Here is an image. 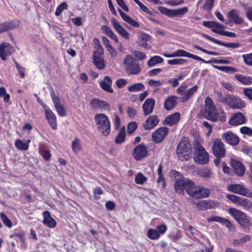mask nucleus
Segmentation results:
<instances>
[{
  "mask_svg": "<svg viewBox=\"0 0 252 252\" xmlns=\"http://www.w3.org/2000/svg\"><path fill=\"white\" fill-rule=\"evenodd\" d=\"M180 114L175 112L167 116L164 120V123L169 126H172L178 123L180 119Z\"/></svg>",
  "mask_w": 252,
  "mask_h": 252,
  "instance_id": "26",
  "label": "nucleus"
},
{
  "mask_svg": "<svg viewBox=\"0 0 252 252\" xmlns=\"http://www.w3.org/2000/svg\"><path fill=\"white\" fill-rule=\"evenodd\" d=\"M205 102V118L212 121H217L219 117V114L218 113L213 100L210 97L208 96L206 98Z\"/></svg>",
  "mask_w": 252,
  "mask_h": 252,
  "instance_id": "6",
  "label": "nucleus"
},
{
  "mask_svg": "<svg viewBox=\"0 0 252 252\" xmlns=\"http://www.w3.org/2000/svg\"><path fill=\"white\" fill-rule=\"evenodd\" d=\"M223 140L227 143L232 145H236L239 142L238 136L231 131H227L222 135Z\"/></svg>",
  "mask_w": 252,
  "mask_h": 252,
  "instance_id": "19",
  "label": "nucleus"
},
{
  "mask_svg": "<svg viewBox=\"0 0 252 252\" xmlns=\"http://www.w3.org/2000/svg\"><path fill=\"white\" fill-rule=\"evenodd\" d=\"M101 30L105 34L110 37L115 42L118 43L119 42V39L116 35L109 27L106 25H103L101 27Z\"/></svg>",
  "mask_w": 252,
  "mask_h": 252,
  "instance_id": "34",
  "label": "nucleus"
},
{
  "mask_svg": "<svg viewBox=\"0 0 252 252\" xmlns=\"http://www.w3.org/2000/svg\"><path fill=\"white\" fill-rule=\"evenodd\" d=\"M215 0H206L203 6L206 10H210L213 7Z\"/></svg>",
  "mask_w": 252,
  "mask_h": 252,
  "instance_id": "62",
  "label": "nucleus"
},
{
  "mask_svg": "<svg viewBox=\"0 0 252 252\" xmlns=\"http://www.w3.org/2000/svg\"><path fill=\"white\" fill-rule=\"evenodd\" d=\"M156 229L157 230L159 236H160V235H163L165 233V232L167 231V227L166 224H162L158 225Z\"/></svg>",
  "mask_w": 252,
  "mask_h": 252,
  "instance_id": "55",
  "label": "nucleus"
},
{
  "mask_svg": "<svg viewBox=\"0 0 252 252\" xmlns=\"http://www.w3.org/2000/svg\"><path fill=\"white\" fill-rule=\"evenodd\" d=\"M14 63L21 77L24 78L25 77V68L21 66L16 61H14Z\"/></svg>",
  "mask_w": 252,
  "mask_h": 252,
  "instance_id": "58",
  "label": "nucleus"
},
{
  "mask_svg": "<svg viewBox=\"0 0 252 252\" xmlns=\"http://www.w3.org/2000/svg\"><path fill=\"white\" fill-rule=\"evenodd\" d=\"M240 131L244 135H247L248 136L252 135V128L246 126L241 127L240 129Z\"/></svg>",
  "mask_w": 252,
  "mask_h": 252,
  "instance_id": "57",
  "label": "nucleus"
},
{
  "mask_svg": "<svg viewBox=\"0 0 252 252\" xmlns=\"http://www.w3.org/2000/svg\"><path fill=\"white\" fill-rule=\"evenodd\" d=\"M163 59L160 56H155L151 58L147 62V65L149 67H152L155 65L161 63Z\"/></svg>",
  "mask_w": 252,
  "mask_h": 252,
  "instance_id": "39",
  "label": "nucleus"
},
{
  "mask_svg": "<svg viewBox=\"0 0 252 252\" xmlns=\"http://www.w3.org/2000/svg\"><path fill=\"white\" fill-rule=\"evenodd\" d=\"M133 55L139 60L142 61L146 58V55L143 52L135 51L133 53Z\"/></svg>",
  "mask_w": 252,
  "mask_h": 252,
  "instance_id": "63",
  "label": "nucleus"
},
{
  "mask_svg": "<svg viewBox=\"0 0 252 252\" xmlns=\"http://www.w3.org/2000/svg\"><path fill=\"white\" fill-rule=\"evenodd\" d=\"M118 11L122 19L126 23L135 28L140 27V24L131 17L124 12L121 9H119Z\"/></svg>",
  "mask_w": 252,
  "mask_h": 252,
  "instance_id": "31",
  "label": "nucleus"
},
{
  "mask_svg": "<svg viewBox=\"0 0 252 252\" xmlns=\"http://www.w3.org/2000/svg\"><path fill=\"white\" fill-rule=\"evenodd\" d=\"M144 89L145 86L141 83H135L127 87L128 91L131 92L143 91Z\"/></svg>",
  "mask_w": 252,
  "mask_h": 252,
  "instance_id": "38",
  "label": "nucleus"
},
{
  "mask_svg": "<svg viewBox=\"0 0 252 252\" xmlns=\"http://www.w3.org/2000/svg\"><path fill=\"white\" fill-rule=\"evenodd\" d=\"M228 212L241 226L248 229H250V219L245 213L235 208H230Z\"/></svg>",
  "mask_w": 252,
  "mask_h": 252,
  "instance_id": "5",
  "label": "nucleus"
},
{
  "mask_svg": "<svg viewBox=\"0 0 252 252\" xmlns=\"http://www.w3.org/2000/svg\"><path fill=\"white\" fill-rule=\"evenodd\" d=\"M147 180V178L142 173L139 172L135 175V182L138 185H143Z\"/></svg>",
  "mask_w": 252,
  "mask_h": 252,
  "instance_id": "41",
  "label": "nucleus"
},
{
  "mask_svg": "<svg viewBox=\"0 0 252 252\" xmlns=\"http://www.w3.org/2000/svg\"><path fill=\"white\" fill-rule=\"evenodd\" d=\"M14 52V48L8 42H2L0 44V58L5 61L7 58Z\"/></svg>",
  "mask_w": 252,
  "mask_h": 252,
  "instance_id": "16",
  "label": "nucleus"
},
{
  "mask_svg": "<svg viewBox=\"0 0 252 252\" xmlns=\"http://www.w3.org/2000/svg\"><path fill=\"white\" fill-rule=\"evenodd\" d=\"M194 161L199 164H206L209 160V155L205 149L197 141L193 145Z\"/></svg>",
  "mask_w": 252,
  "mask_h": 252,
  "instance_id": "3",
  "label": "nucleus"
},
{
  "mask_svg": "<svg viewBox=\"0 0 252 252\" xmlns=\"http://www.w3.org/2000/svg\"><path fill=\"white\" fill-rule=\"evenodd\" d=\"M226 101L231 108L241 109L246 107L245 101L241 98L236 96H227Z\"/></svg>",
  "mask_w": 252,
  "mask_h": 252,
  "instance_id": "13",
  "label": "nucleus"
},
{
  "mask_svg": "<svg viewBox=\"0 0 252 252\" xmlns=\"http://www.w3.org/2000/svg\"><path fill=\"white\" fill-rule=\"evenodd\" d=\"M226 197L231 201L242 207L245 210H248L252 208V202L248 199L230 194H227Z\"/></svg>",
  "mask_w": 252,
  "mask_h": 252,
  "instance_id": "10",
  "label": "nucleus"
},
{
  "mask_svg": "<svg viewBox=\"0 0 252 252\" xmlns=\"http://www.w3.org/2000/svg\"><path fill=\"white\" fill-rule=\"evenodd\" d=\"M148 151L147 147L143 144L137 146L132 151V156L134 159L139 160L148 156Z\"/></svg>",
  "mask_w": 252,
  "mask_h": 252,
  "instance_id": "15",
  "label": "nucleus"
},
{
  "mask_svg": "<svg viewBox=\"0 0 252 252\" xmlns=\"http://www.w3.org/2000/svg\"><path fill=\"white\" fill-rule=\"evenodd\" d=\"M39 153L42 158L46 160H48L51 157L50 152L48 150H45L43 147L39 146L38 148Z\"/></svg>",
  "mask_w": 252,
  "mask_h": 252,
  "instance_id": "43",
  "label": "nucleus"
},
{
  "mask_svg": "<svg viewBox=\"0 0 252 252\" xmlns=\"http://www.w3.org/2000/svg\"><path fill=\"white\" fill-rule=\"evenodd\" d=\"M101 100L98 99H93L91 100V107L94 110H97L100 108Z\"/></svg>",
  "mask_w": 252,
  "mask_h": 252,
  "instance_id": "52",
  "label": "nucleus"
},
{
  "mask_svg": "<svg viewBox=\"0 0 252 252\" xmlns=\"http://www.w3.org/2000/svg\"><path fill=\"white\" fill-rule=\"evenodd\" d=\"M159 119L156 115H152L148 117L144 124L145 129H151L155 127L158 123Z\"/></svg>",
  "mask_w": 252,
  "mask_h": 252,
  "instance_id": "29",
  "label": "nucleus"
},
{
  "mask_svg": "<svg viewBox=\"0 0 252 252\" xmlns=\"http://www.w3.org/2000/svg\"><path fill=\"white\" fill-rule=\"evenodd\" d=\"M203 62L206 63H220V64H229L230 63V61L228 60H227L226 58H223V59H220V60L214 59L213 60L208 61H205V62Z\"/></svg>",
  "mask_w": 252,
  "mask_h": 252,
  "instance_id": "46",
  "label": "nucleus"
},
{
  "mask_svg": "<svg viewBox=\"0 0 252 252\" xmlns=\"http://www.w3.org/2000/svg\"><path fill=\"white\" fill-rule=\"evenodd\" d=\"M125 128L123 127L119 131L118 135L117 136L115 142L117 144H120L123 143L125 140Z\"/></svg>",
  "mask_w": 252,
  "mask_h": 252,
  "instance_id": "42",
  "label": "nucleus"
},
{
  "mask_svg": "<svg viewBox=\"0 0 252 252\" xmlns=\"http://www.w3.org/2000/svg\"><path fill=\"white\" fill-rule=\"evenodd\" d=\"M213 67L226 73H233L238 71L236 68L232 66L213 65Z\"/></svg>",
  "mask_w": 252,
  "mask_h": 252,
  "instance_id": "40",
  "label": "nucleus"
},
{
  "mask_svg": "<svg viewBox=\"0 0 252 252\" xmlns=\"http://www.w3.org/2000/svg\"><path fill=\"white\" fill-rule=\"evenodd\" d=\"M193 182L186 178L181 177L176 179L174 183V189L176 193L179 194H184L186 190L189 195L192 189Z\"/></svg>",
  "mask_w": 252,
  "mask_h": 252,
  "instance_id": "4",
  "label": "nucleus"
},
{
  "mask_svg": "<svg viewBox=\"0 0 252 252\" xmlns=\"http://www.w3.org/2000/svg\"><path fill=\"white\" fill-rule=\"evenodd\" d=\"M177 154L179 160H188L191 158V145L188 138L184 137L177 147Z\"/></svg>",
  "mask_w": 252,
  "mask_h": 252,
  "instance_id": "2",
  "label": "nucleus"
},
{
  "mask_svg": "<svg viewBox=\"0 0 252 252\" xmlns=\"http://www.w3.org/2000/svg\"><path fill=\"white\" fill-rule=\"evenodd\" d=\"M243 93L245 96L249 99L252 100V88H244L243 89Z\"/></svg>",
  "mask_w": 252,
  "mask_h": 252,
  "instance_id": "64",
  "label": "nucleus"
},
{
  "mask_svg": "<svg viewBox=\"0 0 252 252\" xmlns=\"http://www.w3.org/2000/svg\"><path fill=\"white\" fill-rule=\"evenodd\" d=\"M185 62L186 60L183 59H176L167 61L168 63L171 65H181L184 63Z\"/></svg>",
  "mask_w": 252,
  "mask_h": 252,
  "instance_id": "54",
  "label": "nucleus"
},
{
  "mask_svg": "<svg viewBox=\"0 0 252 252\" xmlns=\"http://www.w3.org/2000/svg\"><path fill=\"white\" fill-rule=\"evenodd\" d=\"M212 152L218 158H222L225 155V149L222 142L219 139H215L213 142Z\"/></svg>",
  "mask_w": 252,
  "mask_h": 252,
  "instance_id": "14",
  "label": "nucleus"
},
{
  "mask_svg": "<svg viewBox=\"0 0 252 252\" xmlns=\"http://www.w3.org/2000/svg\"><path fill=\"white\" fill-rule=\"evenodd\" d=\"M55 108L58 114L60 116L63 117L66 115L65 109L62 105L60 104L59 105H57V106L55 107Z\"/></svg>",
  "mask_w": 252,
  "mask_h": 252,
  "instance_id": "61",
  "label": "nucleus"
},
{
  "mask_svg": "<svg viewBox=\"0 0 252 252\" xmlns=\"http://www.w3.org/2000/svg\"><path fill=\"white\" fill-rule=\"evenodd\" d=\"M213 26L212 31L216 33V32H222L223 29H224V27L222 25L216 22H214Z\"/></svg>",
  "mask_w": 252,
  "mask_h": 252,
  "instance_id": "51",
  "label": "nucleus"
},
{
  "mask_svg": "<svg viewBox=\"0 0 252 252\" xmlns=\"http://www.w3.org/2000/svg\"><path fill=\"white\" fill-rule=\"evenodd\" d=\"M93 62L98 69H102L104 68V61L101 56L96 55H93Z\"/></svg>",
  "mask_w": 252,
  "mask_h": 252,
  "instance_id": "37",
  "label": "nucleus"
},
{
  "mask_svg": "<svg viewBox=\"0 0 252 252\" xmlns=\"http://www.w3.org/2000/svg\"><path fill=\"white\" fill-rule=\"evenodd\" d=\"M31 140L30 139H28L25 142L19 139H17L15 141V145L19 150L27 151L29 149V144Z\"/></svg>",
  "mask_w": 252,
  "mask_h": 252,
  "instance_id": "35",
  "label": "nucleus"
},
{
  "mask_svg": "<svg viewBox=\"0 0 252 252\" xmlns=\"http://www.w3.org/2000/svg\"><path fill=\"white\" fill-rule=\"evenodd\" d=\"M209 194L210 190L209 189L201 186H196L193 183L192 189L190 190L189 195L193 198L198 199L207 197Z\"/></svg>",
  "mask_w": 252,
  "mask_h": 252,
  "instance_id": "9",
  "label": "nucleus"
},
{
  "mask_svg": "<svg viewBox=\"0 0 252 252\" xmlns=\"http://www.w3.org/2000/svg\"><path fill=\"white\" fill-rule=\"evenodd\" d=\"M43 223L49 228H54L56 226V220L51 216L49 211H45L43 214Z\"/></svg>",
  "mask_w": 252,
  "mask_h": 252,
  "instance_id": "25",
  "label": "nucleus"
},
{
  "mask_svg": "<svg viewBox=\"0 0 252 252\" xmlns=\"http://www.w3.org/2000/svg\"><path fill=\"white\" fill-rule=\"evenodd\" d=\"M67 8V4L66 2H63L61 3L56 8L55 11V15L59 16L61 15L62 11L64 9H66Z\"/></svg>",
  "mask_w": 252,
  "mask_h": 252,
  "instance_id": "49",
  "label": "nucleus"
},
{
  "mask_svg": "<svg viewBox=\"0 0 252 252\" xmlns=\"http://www.w3.org/2000/svg\"><path fill=\"white\" fill-rule=\"evenodd\" d=\"M0 216L3 223L8 227L11 228L12 226V222L7 216L3 213H0Z\"/></svg>",
  "mask_w": 252,
  "mask_h": 252,
  "instance_id": "48",
  "label": "nucleus"
},
{
  "mask_svg": "<svg viewBox=\"0 0 252 252\" xmlns=\"http://www.w3.org/2000/svg\"><path fill=\"white\" fill-rule=\"evenodd\" d=\"M163 55L166 58L185 57L191 58L197 61L205 62L204 60L201 58L199 56L194 55L192 54H190L189 52H187L185 50L182 49L177 50V51L173 52L171 54L164 53Z\"/></svg>",
  "mask_w": 252,
  "mask_h": 252,
  "instance_id": "12",
  "label": "nucleus"
},
{
  "mask_svg": "<svg viewBox=\"0 0 252 252\" xmlns=\"http://www.w3.org/2000/svg\"><path fill=\"white\" fill-rule=\"evenodd\" d=\"M169 131L166 127H161L155 131L152 135L153 141L159 143L161 142L166 137Z\"/></svg>",
  "mask_w": 252,
  "mask_h": 252,
  "instance_id": "17",
  "label": "nucleus"
},
{
  "mask_svg": "<svg viewBox=\"0 0 252 252\" xmlns=\"http://www.w3.org/2000/svg\"><path fill=\"white\" fill-rule=\"evenodd\" d=\"M189 11L187 7H183L180 8L175 9L176 17H181Z\"/></svg>",
  "mask_w": 252,
  "mask_h": 252,
  "instance_id": "50",
  "label": "nucleus"
},
{
  "mask_svg": "<svg viewBox=\"0 0 252 252\" xmlns=\"http://www.w3.org/2000/svg\"><path fill=\"white\" fill-rule=\"evenodd\" d=\"M94 120L97 130L103 135L107 136L111 130V123L108 117L103 113H97Z\"/></svg>",
  "mask_w": 252,
  "mask_h": 252,
  "instance_id": "1",
  "label": "nucleus"
},
{
  "mask_svg": "<svg viewBox=\"0 0 252 252\" xmlns=\"http://www.w3.org/2000/svg\"><path fill=\"white\" fill-rule=\"evenodd\" d=\"M46 118L50 125L54 129L57 128L56 117L55 114L48 107H45Z\"/></svg>",
  "mask_w": 252,
  "mask_h": 252,
  "instance_id": "23",
  "label": "nucleus"
},
{
  "mask_svg": "<svg viewBox=\"0 0 252 252\" xmlns=\"http://www.w3.org/2000/svg\"><path fill=\"white\" fill-rule=\"evenodd\" d=\"M177 97L175 96H171L168 97L164 103V108L167 110L173 109L177 103Z\"/></svg>",
  "mask_w": 252,
  "mask_h": 252,
  "instance_id": "33",
  "label": "nucleus"
},
{
  "mask_svg": "<svg viewBox=\"0 0 252 252\" xmlns=\"http://www.w3.org/2000/svg\"><path fill=\"white\" fill-rule=\"evenodd\" d=\"M244 63L248 65H252V53L242 55Z\"/></svg>",
  "mask_w": 252,
  "mask_h": 252,
  "instance_id": "53",
  "label": "nucleus"
},
{
  "mask_svg": "<svg viewBox=\"0 0 252 252\" xmlns=\"http://www.w3.org/2000/svg\"><path fill=\"white\" fill-rule=\"evenodd\" d=\"M235 78L239 82H241L243 85H250L252 84V77L238 74L235 75Z\"/></svg>",
  "mask_w": 252,
  "mask_h": 252,
  "instance_id": "36",
  "label": "nucleus"
},
{
  "mask_svg": "<svg viewBox=\"0 0 252 252\" xmlns=\"http://www.w3.org/2000/svg\"><path fill=\"white\" fill-rule=\"evenodd\" d=\"M164 83L163 81L160 80H150L148 81V84L153 87H158L162 85H163Z\"/></svg>",
  "mask_w": 252,
  "mask_h": 252,
  "instance_id": "59",
  "label": "nucleus"
},
{
  "mask_svg": "<svg viewBox=\"0 0 252 252\" xmlns=\"http://www.w3.org/2000/svg\"><path fill=\"white\" fill-rule=\"evenodd\" d=\"M13 28L12 25L10 23H0V33L5 32Z\"/></svg>",
  "mask_w": 252,
  "mask_h": 252,
  "instance_id": "47",
  "label": "nucleus"
},
{
  "mask_svg": "<svg viewBox=\"0 0 252 252\" xmlns=\"http://www.w3.org/2000/svg\"><path fill=\"white\" fill-rule=\"evenodd\" d=\"M147 236L148 238L151 240H157L160 236L158 233L156 229L151 228L148 230L147 232Z\"/></svg>",
  "mask_w": 252,
  "mask_h": 252,
  "instance_id": "44",
  "label": "nucleus"
},
{
  "mask_svg": "<svg viewBox=\"0 0 252 252\" xmlns=\"http://www.w3.org/2000/svg\"><path fill=\"white\" fill-rule=\"evenodd\" d=\"M112 82L111 78L108 76H105L103 80L100 82L101 88L105 91L112 93L113 90L112 88Z\"/></svg>",
  "mask_w": 252,
  "mask_h": 252,
  "instance_id": "30",
  "label": "nucleus"
},
{
  "mask_svg": "<svg viewBox=\"0 0 252 252\" xmlns=\"http://www.w3.org/2000/svg\"><path fill=\"white\" fill-rule=\"evenodd\" d=\"M251 238V237L250 235H246L241 238L234 240L233 243L236 246H240L250 241Z\"/></svg>",
  "mask_w": 252,
  "mask_h": 252,
  "instance_id": "45",
  "label": "nucleus"
},
{
  "mask_svg": "<svg viewBox=\"0 0 252 252\" xmlns=\"http://www.w3.org/2000/svg\"><path fill=\"white\" fill-rule=\"evenodd\" d=\"M151 38V36L144 32H140L138 33L137 43L142 47L150 49L151 47L149 46L147 42Z\"/></svg>",
  "mask_w": 252,
  "mask_h": 252,
  "instance_id": "21",
  "label": "nucleus"
},
{
  "mask_svg": "<svg viewBox=\"0 0 252 252\" xmlns=\"http://www.w3.org/2000/svg\"><path fill=\"white\" fill-rule=\"evenodd\" d=\"M229 191L239 194L248 197L252 198V192L244 185L241 184H232L227 186Z\"/></svg>",
  "mask_w": 252,
  "mask_h": 252,
  "instance_id": "11",
  "label": "nucleus"
},
{
  "mask_svg": "<svg viewBox=\"0 0 252 252\" xmlns=\"http://www.w3.org/2000/svg\"><path fill=\"white\" fill-rule=\"evenodd\" d=\"M220 45L223 46L227 48H237L240 46V44L236 42L223 43L220 41Z\"/></svg>",
  "mask_w": 252,
  "mask_h": 252,
  "instance_id": "56",
  "label": "nucleus"
},
{
  "mask_svg": "<svg viewBox=\"0 0 252 252\" xmlns=\"http://www.w3.org/2000/svg\"><path fill=\"white\" fill-rule=\"evenodd\" d=\"M227 17L231 21L238 24L243 22V20L240 15V13L236 9H233L227 13Z\"/></svg>",
  "mask_w": 252,
  "mask_h": 252,
  "instance_id": "28",
  "label": "nucleus"
},
{
  "mask_svg": "<svg viewBox=\"0 0 252 252\" xmlns=\"http://www.w3.org/2000/svg\"><path fill=\"white\" fill-rule=\"evenodd\" d=\"M124 68L126 72L131 75L138 74L141 71L139 64L130 55H127L124 61Z\"/></svg>",
  "mask_w": 252,
  "mask_h": 252,
  "instance_id": "7",
  "label": "nucleus"
},
{
  "mask_svg": "<svg viewBox=\"0 0 252 252\" xmlns=\"http://www.w3.org/2000/svg\"><path fill=\"white\" fill-rule=\"evenodd\" d=\"M231 166L235 173L238 176H242L244 175L245 167L241 162L235 159H231Z\"/></svg>",
  "mask_w": 252,
  "mask_h": 252,
  "instance_id": "22",
  "label": "nucleus"
},
{
  "mask_svg": "<svg viewBox=\"0 0 252 252\" xmlns=\"http://www.w3.org/2000/svg\"><path fill=\"white\" fill-rule=\"evenodd\" d=\"M199 210H205L214 208L216 204L212 200H201L194 203Z\"/></svg>",
  "mask_w": 252,
  "mask_h": 252,
  "instance_id": "24",
  "label": "nucleus"
},
{
  "mask_svg": "<svg viewBox=\"0 0 252 252\" xmlns=\"http://www.w3.org/2000/svg\"><path fill=\"white\" fill-rule=\"evenodd\" d=\"M71 149L74 154H79L82 149V145L80 139L75 137L71 142Z\"/></svg>",
  "mask_w": 252,
  "mask_h": 252,
  "instance_id": "32",
  "label": "nucleus"
},
{
  "mask_svg": "<svg viewBox=\"0 0 252 252\" xmlns=\"http://www.w3.org/2000/svg\"><path fill=\"white\" fill-rule=\"evenodd\" d=\"M155 103V100L152 98H149L145 100L142 105V108L145 115H148L152 113Z\"/></svg>",
  "mask_w": 252,
  "mask_h": 252,
  "instance_id": "27",
  "label": "nucleus"
},
{
  "mask_svg": "<svg viewBox=\"0 0 252 252\" xmlns=\"http://www.w3.org/2000/svg\"><path fill=\"white\" fill-rule=\"evenodd\" d=\"M246 119L245 115L241 112L234 113L229 120V124L232 126H238L245 124Z\"/></svg>",
  "mask_w": 252,
  "mask_h": 252,
  "instance_id": "18",
  "label": "nucleus"
},
{
  "mask_svg": "<svg viewBox=\"0 0 252 252\" xmlns=\"http://www.w3.org/2000/svg\"><path fill=\"white\" fill-rule=\"evenodd\" d=\"M111 23L115 30L124 38H129V33L120 24L115 18L111 19Z\"/></svg>",
  "mask_w": 252,
  "mask_h": 252,
  "instance_id": "20",
  "label": "nucleus"
},
{
  "mask_svg": "<svg viewBox=\"0 0 252 252\" xmlns=\"http://www.w3.org/2000/svg\"><path fill=\"white\" fill-rule=\"evenodd\" d=\"M244 8L247 18L250 21H252V7L245 5Z\"/></svg>",
  "mask_w": 252,
  "mask_h": 252,
  "instance_id": "60",
  "label": "nucleus"
},
{
  "mask_svg": "<svg viewBox=\"0 0 252 252\" xmlns=\"http://www.w3.org/2000/svg\"><path fill=\"white\" fill-rule=\"evenodd\" d=\"M187 85L182 84L176 90L177 93L182 96L181 97V99L183 102L187 101L193 95V94L197 91L198 87V86L195 85L188 90H187Z\"/></svg>",
  "mask_w": 252,
  "mask_h": 252,
  "instance_id": "8",
  "label": "nucleus"
}]
</instances>
